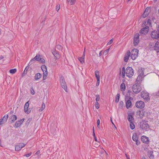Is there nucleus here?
I'll return each instance as SVG.
<instances>
[{
  "label": "nucleus",
  "mask_w": 159,
  "mask_h": 159,
  "mask_svg": "<svg viewBox=\"0 0 159 159\" xmlns=\"http://www.w3.org/2000/svg\"><path fill=\"white\" fill-rule=\"evenodd\" d=\"M134 74V70L132 68L130 67H127L125 70V74L129 78H131Z\"/></svg>",
  "instance_id": "nucleus-1"
},
{
  "label": "nucleus",
  "mask_w": 159,
  "mask_h": 159,
  "mask_svg": "<svg viewBox=\"0 0 159 159\" xmlns=\"http://www.w3.org/2000/svg\"><path fill=\"white\" fill-rule=\"evenodd\" d=\"M141 89V87L138 83L134 84L132 87L133 92L136 93H137L139 92Z\"/></svg>",
  "instance_id": "nucleus-2"
},
{
  "label": "nucleus",
  "mask_w": 159,
  "mask_h": 159,
  "mask_svg": "<svg viewBox=\"0 0 159 159\" xmlns=\"http://www.w3.org/2000/svg\"><path fill=\"white\" fill-rule=\"evenodd\" d=\"M60 82L62 88L67 92V85L64 77L62 76L60 77Z\"/></svg>",
  "instance_id": "nucleus-3"
},
{
  "label": "nucleus",
  "mask_w": 159,
  "mask_h": 159,
  "mask_svg": "<svg viewBox=\"0 0 159 159\" xmlns=\"http://www.w3.org/2000/svg\"><path fill=\"white\" fill-rule=\"evenodd\" d=\"M140 128L144 130H147L149 129V126L148 124L144 121H142L140 124Z\"/></svg>",
  "instance_id": "nucleus-4"
},
{
  "label": "nucleus",
  "mask_w": 159,
  "mask_h": 159,
  "mask_svg": "<svg viewBox=\"0 0 159 159\" xmlns=\"http://www.w3.org/2000/svg\"><path fill=\"white\" fill-rule=\"evenodd\" d=\"M41 69L43 72V80H45L48 74L46 66L44 65H42L41 66Z\"/></svg>",
  "instance_id": "nucleus-5"
},
{
  "label": "nucleus",
  "mask_w": 159,
  "mask_h": 159,
  "mask_svg": "<svg viewBox=\"0 0 159 159\" xmlns=\"http://www.w3.org/2000/svg\"><path fill=\"white\" fill-rule=\"evenodd\" d=\"M139 50L136 49H133L131 51V58L133 60H135L138 56Z\"/></svg>",
  "instance_id": "nucleus-6"
},
{
  "label": "nucleus",
  "mask_w": 159,
  "mask_h": 159,
  "mask_svg": "<svg viewBox=\"0 0 159 159\" xmlns=\"http://www.w3.org/2000/svg\"><path fill=\"white\" fill-rule=\"evenodd\" d=\"M141 96L147 102H148L150 100L149 94L146 91H142L141 93Z\"/></svg>",
  "instance_id": "nucleus-7"
},
{
  "label": "nucleus",
  "mask_w": 159,
  "mask_h": 159,
  "mask_svg": "<svg viewBox=\"0 0 159 159\" xmlns=\"http://www.w3.org/2000/svg\"><path fill=\"white\" fill-rule=\"evenodd\" d=\"M135 106L137 108L142 109L144 107L145 104L143 101H139L136 102Z\"/></svg>",
  "instance_id": "nucleus-8"
},
{
  "label": "nucleus",
  "mask_w": 159,
  "mask_h": 159,
  "mask_svg": "<svg viewBox=\"0 0 159 159\" xmlns=\"http://www.w3.org/2000/svg\"><path fill=\"white\" fill-rule=\"evenodd\" d=\"M139 34H136L134 38V46H137L139 42Z\"/></svg>",
  "instance_id": "nucleus-9"
},
{
  "label": "nucleus",
  "mask_w": 159,
  "mask_h": 159,
  "mask_svg": "<svg viewBox=\"0 0 159 159\" xmlns=\"http://www.w3.org/2000/svg\"><path fill=\"white\" fill-rule=\"evenodd\" d=\"M151 37L153 39H159V32L156 31H152L151 34Z\"/></svg>",
  "instance_id": "nucleus-10"
},
{
  "label": "nucleus",
  "mask_w": 159,
  "mask_h": 159,
  "mask_svg": "<svg viewBox=\"0 0 159 159\" xmlns=\"http://www.w3.org/2000/svg\"><path fill=\"white\" fill-rule=\"evenodd\" d=\"M151 20L150 19H148L146 21H144L142 25V27L146 28L148 27L149 28V26H151Z\"/></svg>",
  "instance_id": "nucleus-11"
},
{
  "label": "nucleus",
  "mask_w": 159,
  "mask_h": 159,
  "mask_svg": "<svg viewBox=\"0 0 159 159\" xmlns=\"http://www.w3.org/2000/svg\"><path fill=\"white\" fill-rule=\"evenodd\" d=\"M25 145V144L21 143L19 144L18 145H16L15 147V150L16 151H19L20 150L21 148L24 147Z\"/></svg>",
  "instance_id": "nucleus-12"
},
{
  "label": "nucleus",
  "mask_w": 159,
  "mask_h": 159,
  "mask_svg": "<svg viewBox=\"0 0 159 159\" xmlns=\"http://www.w3.org/2000/svg\"><path fill=\"white\" fill-rule=\"evenodd\" d=\"M132 139L133 140L136 142V144L137 145H138L139 144V142L138 140V135L136 134H134L132 136Z\"/></svg>",
  "instance_id": "nucleus-13"
},
{
  "label": "nucleus",
  "mask_w": 159,
  "mask_h": 159,
  "mask_svg": "<svg viewBox=\"0 0 159 159\" xmlns=\"http://www.w3.org/2000/svg\"><path fill=\"white\" fill-rule=\"evenodd\" d=\"M149 30V28L147 27V28L144 27L140 30V33L146 34H147Z\"/></svg>",
  "instance_id": "nucleus-14"
},
{
  "label": "nucleus",
  "mask_w": 159,
  "mask_h": 159,
  "mask_svg": "<svg viewBox=\"0 0 159 159\" xmlns=\"http://www.w3.org/2000/svg\"><path fill=\"white\" fill-rule=\"evenodd\" d=\"M141 139L142 141L146 144H148L149 143V140L148 137L145 136H143L141 137Z\"/></svg>",
  "instance_id": "nucleus-15"
},
{
  "label": "nucleus",
  "mask_w": 159,
  "mask_h": 159,
  "mask_svg": "<svg viewBox=\"0 0 159 159\" xmlns=\"http://www.w3.org/2000/svg\"><path fill=\"white\" fill-rule=\"evenodd\" d=\"M130 52L128 50L127 51L126 54H125V57H124V61L125 62H127L129 60V57L130 56Z\"/></svg>",
  "instance_id": "nucleus-16"
},
{
  "label": "nucleus",
  "mask_w": 159,
  "mask_h": 159,
  "mask_svg": "<svg viewBox=\"0 0 159 159\" xmlns=\"http://www.w3.org/2000/svg\"><path fill=\"white\" fill-rule=\"evenodd\" d=\"M153 50H155L157 52H159V42H157L155 44Z\"/></svg>",
  "instance_id": "nucleus-17"
},
{
  "label": "nucleus",
  "mask_w": 159,
  "mask_h": 159,
  "mask_svg": "<svg viewBox=\"0 0 159 159\" xmlns=\"http://www.w3.org/2000/svg\"><path fill=\"white\" fill-rule=\"evenodd\" d=\"M17 119V117L16 115H13L11 116L9 119V121L11 123H13Z\"/></svg>",
  "instance_id": "nucleus-18"
},
{
  "label": "nucleus",
  "mask_w": 159,
  "mask_h": 159,
  "mask_svg": "<svg viewBox=\"0 0 159 159\" xmlns=\"http://www.w3.org/2000/svg\"><path fill=\"white\" fill-rule=\"evenodd\" d=\"M29 106V101H28L25 103L24 106V111L27 114H29L30 112V111L28 110Z\"/></svg>",
  "instance_id": "nucleus-19"
},
{
  "label": "nucleus",
  "mask_w": 159,
  "mask_h": 159,
  "mask_svg": "<svg viewBox=\"0 0 159 159\" xmlns=\"http://www.w3.org/2000/svg\"><path fill=\"white\" fill-rule=\"evenodd\" d=\"M132 103L131 101L130 100H128L126 101V107L128 109L131 107Z\"/></svg>",
  "instance_id": "nucleus-20"
},
{
  "label": "nucleus",
  "mask_w": 159,
  "mask_h": 159,
  "mask_svg": "<svg viewBox=\"0 0 159 159\" xmlns=\"http://www.w3.org/2000/svg\"><path fill=\"white\" fill-rule=\"evenodd\" d=\"M144 76H140L139 75L136 79V81L138 83H140V82L142 81V79L144 77Z\"/></svg>",
  "instance_id": "nucleus-21"
},
{
  "label": "nucleus",
  "mask_w": 159,
  "mask_h": 159,
  "mask_svg": "<svg viewBox=\"0 0 159 159\" xmlns=\"http://www.w3.org/2000/svg\"><path fill=\"white\" fill-rule=\"evenodd\" d=\"M153 152L152 151H148V155L150 158L153 159L154 157V156L153 154Z\"/></svg>",
  "instance_id": "nucleus-22"
},
{
  "label": "nucleus",
  "mask_w": 159,
  "mask_h": 159,
  "mask_svg": "<svg viewBox=\"0 0 159 159\" xmlns=\"http://www.w3.org/2000/svg\"><path fill=\"white\" fill-rule=\"evenodd\" d=\"M42 76V75L39 73H38L36 74L34 76V79L35 80H37L40 79Z\"/></svg>",
  "instance_id": "nucleus-23"
},
{
  "label": "nucleus",
  "mask_w": 159,
  "mask_h": 159,
  "mask_svg": "<svg viewBox=\"0 0 159 159\" xmlns=\"http://www.w3.org/2000/svg\"><path fill=\"white\" fill-rule=\"evenodd\" d=\"M150 12V11H144V12L142 15L143 17L145 18L146 17Z\"/></svg>",
  "instance_id": "nucleus-24"
},
{
  "label": "nucleus",
  "mask_w": 159,
  "mask_h": 159,
  "mask_svg": "<svg viewBox=\"0 0 159 159\" xmlns=\"http://www.w3.org/2000/svg\"><path fill=\"white\" fill-rule=\"evenodd\" d=\"M128 119L129 122H134V118L131 115H128Z\"/></svg>",
  "instance_id": "nucleus-25"
},
{
  "label": "nucleus",
  "mask_w": 159,
  "mask_h": 159,
  "mask_svg": "<svg viewBox=\"0 0 159 159\" xmlns=\"http://www.w3.org/2000/svg\"><path fill=\"white\" fill-rule=\"evenodd\" d=\"M123 82H124L125 80H123ZM120 89L122 91H124L125 89V86L124 83H122L120 85Z\"/></svg>",
  "instance_id": "nucleus-26"
},
{
  "label": "nucleus",
  "mask_w": 159,
  "mask_h": 159,
  "mask_svg": "<svg viewBox=\"0 0 159 159\" xmlns=\"http://www.w3.org/2000/svg\"><path fill=\"white\" fill-rule=\"evenodd\" d=\"M143 70L144 69L142 68H141L139 69L138 71L139 73V75L144 76Z\"/></svg>",
  "instance_id": "nucleus-27"
},
{
  "label": "nucleus",
  "mask_w": 159,
  "mask_h": 159,
  "mask_svg": "<svg viewBox=\"0 0 159 159\" xmlns=\"http://www.w3.org/2000/svg\"><path fill=\"white\" fill-rule=\"evenodd\" d=\"M95 75L96 78L97 80H100V76L99 75V72L98 70H96L95 72Z\"/></svg>",
  "instance_id": "nucleus-28"
},
{
  "label": "nucleus",
  "mask_w": 159,
  "mask_h": 159,
  "mask_svg": "<svg viewBox=\"0 0 159 159\" xmlns=\"http://www.w3.org/2000/svg\"><path fill=\"white\" fill-rule=\"evenodd\" d=\"M52 54L56 58L59 59L60 58V56L59 54L56 51L53 52Z\"/></svg>",
  "instance_id": "nucleus-29"
},
{
  "label": "nucleus",
  "mask_w": 159,
  "mask_h": 159,
  "mask_svg": "<svg viewBox=\"0 0 159 159\" xmlns=\"http://www.w3.org/2000/svg\"><path fill=\"white\" fill-rule=\"evenodd\" d=\"M68 3L70 5H72L74 4L76 0H66Z\"/></svg>",
  "instance_id": "nucleus-30"
},
{
  "label": "nucleus",
  "mask_w": 159,
  "mask_h": 159,
  "mask_svg": "<svg viewBox=\"0 0 159 159\" xmlns=\"http://www.w3.org/2000/svg\"><path fill=\"white\" fill-rule=\"evenodd\" d=\"M155 44L153 42H150L149 44V48L151 50H153L154 46Z\"/></svg>",
  "instance_id": "nucleus-31"
},
{
  "label": "nucleus",
  "mask_w": 159,
  "mask_h": 159,
  "mask_svg": "<svg viewBox=\"0 0 159 159\" xmlns=\"http://www.w3.org/2000/svg\"><path fill=\"white\" fill-rule=\"evenodd\" d=\"M8 115H5L3 118L2 119V120H3L4 122H6L7 119Z\"/></svg>",
  "instance_id": "nucleus-32"
},
{
  "label": "nucleus",
  "mask_w": 159,
  "mask_h": 159,
  "mask_svg": "<svg viewBox=\"0 0 159 159\" xmlns=\"http://www.w3.org/2000/svg\"><path fill=\"white\" fill-rule=\"evenodd\" d=\"M20 123H19V121H17L15 123L14 127L16 128L20 126Z\"/></svg>",
  "instance_id": "nucleus-33"
},
{
  "label": "nucleus",
  "mask_w": 159,
  "mask_h": 159,
  "mask_svg": "<svg viewBox=\"0 0 159 159\" xmlns=\"http://www.w3.org/2000/svg\"><path fill=\"white\" fill-rule=\"evenodd\" d=\"M130 129L133 130L135 128V125L134 123V122H130Z\"/></svg>",
  "instance_id": "nucleus-34"
},
{
  "label": "nucleus",
  "mask_w": 159,
  "mask_h": 159,
  "mask_svg": "<svg viewBox=\"0 0 159 159\" xmlns=\"http://www.w3.org/2000/svg\"><path fill=\"white\" fill-rule=\"evenodd\" d=\"M120 98V94L118 93L116 96L115 98V102L116 103H118L119 101V99Z\"/></svg>",
  "instance_id": "nucleus-35"
},
{
  "label": "nucleus",
  "mask_w": 159,
  "mask_h": 159,
  "mask_svg": "<svg viewBox=\"0 0 159 159\" xmlns=\"http://www.w3.org/2000/svg\"><path fill=\"white\" fill-rule=\"evenodd\" d=\"M45 104L43 102L42 104V105L41 107L40 108V109H39V111H42L43 110L45 109Z\"/></svg>",
  "instance_id": "nucleus-36"
},
{
  "label": "nucleus",
  "mask_w": 159,
  "mask_h": 159,
  "mask_svg": "<svg viewBox=\"0 0 159 159\" xmlns=\"http://www.w3.org/2000/svg\"><path fill=\"white\" fill-rule=\"evenodd\" d=\"M16 69H11L10 70V73L11 74H14L16 72Z\"/></svg>",
  "instance_id": "nucleus-37"
},
{
  "label": "nucleus",
  "mask_w": 159,
  "mask_h": 159,
  "mask_svg": "<svg viewBox=\"0 0 159 159\" xmlns=\"http://www.w3.org/2000/svg\"><path fill=\"white\" fill-rule=\"evenodd\" d=\"M79 60L80 63H83L84 62V58L81 57L79 58Z\"/></svg>",
  "instance_id": "nucleus-38"
},
{
  "label": "nucleus",
  "mask_w": 159,
  "mask_h": 159,
  "mask_svg": "<svg viewBox=\"0 0 159 159\" xmlns=\"http://www.w3.org/2000/svg\"><path fill=\"white\" fill-rule=\"evenodd\" d=\"M40 57L39 55L38 56L36 55L34 58V60H36V61H39V59Z\"/></svg>",
  "instance_id": "nucleus-39"
},
{
  "label": "nucleus",
  "mask_w": 159,
  "mask_h": 159,
  "mask_svg": "<svg viewBox=\"0 0 159 159\" xmlns=\"http://www.w3.org/2000/svg\"><path fill=\"white\" fill-rule=\"evenodd\" d=\"M93 146H94V147H97L98 146H99V143H98H98H96L93 142Z\"/></svg>",
  "instance_id": "nucleus-40"
},
{
  "label": "nucleus",
  "mask_w": 159,
  "mask_h": 159,
  "mask_svg": "<svg viewBox=\"0 0 159 159\" xmlns=\"http://www.w3.org/2000/svg\"><path fill=\"white\" fill-rule=\"evenodd\" d=\"M30 91L32 95H34V94L35 92H34V89L33 87L31 88L30 89Z\"/></svg>",
  "instance_id": "nucleus-41"
},
{
  "label": "nucleus",
  "mask_w": 159,
  "mask_h": 159,
  "mask_svg": "<svg viewBox=\"0 0 159 159\" xmlns=\"http://www.w3.org/2000/svg\"><path fill=\"white\" fill-rule=\"evenodd\" d=\"M39 60V61L42 63H44L45 62V60L43 58L40 57Z\"/></svg>",
  "instance_id": "nucleus-42"
},
{
  "label": "nucleus",
  "mask_w": 159,
  "mask_h": 159,
  "mask_svg": "<svg viewBox=\"0 0 159 159\" xmlns=\"http://www.w3.org/2000/svg\"><path fill=\"white\" fill-rule=\"evenodd\" d=\"M95 107L97 109H98L99 107V104L98 102H96L95 105Z\"/></svg>",
  "instance_id": "nucleus-43"
},
{
  "label": "nucleus",
  "mask_w": 159,
  "mask_h": 159,
  "mask_svg": "<svg viewBox=\"0 0 159 159\" xmlns=\"http://www.w3.org/2000/svg\"><path fill=\"white\" fill-rule=\"evenodd\" d=\"M143 112H141V111H139L138 112V113L139 114L140 117V118H142L143 116Z\"/></svg>",
  "instance_id": "nucleus-44"
},
{
  "label": "nucleus",
  "mask_w": 159,
  "mask_h": 159,
  "mask_svg": "<svg viewBox=\"0 0 159 159\" xmlns=\"http://www.w3.org/2000/svg\"><path fill=\"white\" fill-rule=\"evenodd\" d=\"M27 70L26 69V68L24 70L22 74V76H24V74H26L27 73Z\"/></svg>",
  "instance_id": "nucleus-45"
},
{
  "label": "nucleus",
  "mask_w": 159,
  "mask_h": 159,
  "mask_svg": "<svg viewBox=\"0 0 159 159\" xmlns=\"http://www.w3.org/2000/svg\"><path fill=\"white\" fill-rule=\"evenodd\" d=\"M127 99L128 100H130V101H131V100H132L133 99V98L131 97H130V96H127V97H126V98H125V100H126Z\"/></svg>",
  "instance_id": "nucleus-46"
},
{
  "label": "nucleus",
  "mask_w": 159,
  "mask_h": 159,
  "mask_svg": "<svg viewBox=\"0 0 159 159\" xmlns=\"http://www.w3.org/2000/svg\"><path fill=\"white\" fill-rule=\"evenodd\" d=\"M100 121L99 119L97 121V127L99 129H100L99 125H100Z\"/></svg>",
  "instance_id": "nucleus-47"
},
{
  "label": "nucleus",
  "mask_w": 159,
  "mask_h": 159,
  "mask_svg": "<svg viewBox=\"0 0 159 159\" xmlns=\"http://www.w3.org/2000/svg\"><path fill=\"white\" fill-rule=\"evenodd\" d=\"M99 100L100 97L99 95H96V102H98V101H99Z\"/></svg>",
  "instance_id": "nucleus-48"
},
{
  "label": "nucleus",
  "mask_w": 159,
  "mask_h": 159,
  "mask_svg": "<svg viewBox=\"0 0 159 159\" xmlns=\"http://www.w3.org/2000/svg\"><path fill=\"white\" fill-rule=\"evenodd\" d=\"M60 9V5L59 4H57L56 6V10H59Z\"/></svg>",
  "instance_id": "nucleus-49"
},
{
  "label": "nucleus",
  "mask_w": 159,
  "mask_h": 159,
  "mask_svg": "<svg viewBox=\"0 0 159 159\" xmlns=\"http://www.w3.org/2000/svg\"><path fill=\"white\" fill-rule=\"evenodd\" d=\"M31 154H32V153H31V152H30L29 153H28L25 155H24V156H25L26 157H30V155H31Z\"/></svg>",
  "instance_id": "nucleus-50"
},
{
  "label": "nucleus",
  "mask_w": 159,
  "mask_h": 159,
  "mask_svg": "<svg viewBox=\"0 0 159 159\" xmlns=\"http://www.w3.org/2000/svg\"><path fill=\"white\" fill-rule=\"evenodd\" d=\"M24 120V119H20V120H18V121H19V123H20V125H21L23 122Z\"/></svg>",
  "instance_id": "nucleus-51"
},
{
  "label": "nucleus",
  "mask_w": 159,
  "mask_h": 159,
  "mask_svg": "<svg viewBox=\"0 0 159 159\" xmlns=\"http://www.w3.org/2000/svg\"><path fill=\"white\" fill-rule=\"evenodd\" d=\"M45 21V18H43V20H42V21H41V23L43 25H44Z\"/></svg>",
  "instance_id": "nucleus-52"
},
{
  "label": "nucleus",
  "mask_w": 159,
  "mask_h": 159,
  "mask_svg": "<svg viewBox=\"0 0 159 159\" xmlns=\"http://www.w3.org/2000/svg\"><path fill=\"white\" fill-rule=\"evenodd\" d=\"M94 140L95 141H96V142H98V143H99V142H100V139H99L98 140H97V138H96V137H94Z\"/></svg>",
  "instance_id": "nucleus-53"
},
{
  "label": "nucleus",
  "mask_w": 159,
  "mask_h": 159,
  "mask_svg": "<svg viewBox=\"0 0 159 159\" xmlns=\"http://www.w3.org/2000/svg\"><path fill=\"white\" fill-rule=\"evenodd\" d=\"M99 83H100V80H97V82L96 84V86H98L99 84Z\"/></svg>",
  "instance_id": "nucleus-54"
},
{
  "label": "nucleus",
  "mask_w": 159,
  "mask_h": 159,
  "mask_svg": "<svg viewBox=\"0 0 159 159\" xmlns=\"http://www.w3.org/2000/svg\"><path fill=\"white\" fill-rule=\"evenodd\" d=\"M57 48L58 49H61L62 48V47L60 45H57Z\"/></svg>",
  "instance_id": "nucleus-55"
},
{
  "label": "nucleus",
  "mask_w": 159,
  "mask_h": 159,
  "mask_svg": "<svg viewBox=\"0 0 159 159\" xmlns=\"http://www.w3.org/2000/svg\"><path fill=\"white\" fill-rule=\"evenodd\" d=\"M113 40H112V39H111L109 42H108L107 43V44H110L111 43H112V42H113Z\"/></svg>",
  "instance_id": "nucleus-56"
},
{
  "label": "nucleus",
  "mask_w": 159,
  "mask_h": 159,
  "mask_svg": "<svg viewBox=\"0 0 159 159\" xmlns=\"http://www.w3.org/2000/svg\"><path fill=\"white\" fill-rule=\"evenodd\" d=\"M5 123V122H4L3 120H2V119L0 120V125H2Z\"/></svg>",
  "instance_id": "nucleus-57"
},
{
  "label": "nucleus",
  "mask_w": 159,
  "mask_h": 159,
  "mask_svg": "<svg viewBox=\"0 0 159 159\" xmlns=\"http://www.w3.org/2000/svg\"><path fill=\"white\" fill-rule=\"evenodd\" d=\"M120 105L121 107L123 106L124 105L123 102L122 101H120Z\"/></svg>",
  "instance_id": "nucleus-58"
},
{
  "label": "nucleus",
  "mask_w": 159,
  "mask_h": 159,
  "mask_svg": "<svg viewBox=\"0 0 159 159\" xmlns=\"http://www.w3.org/2000/svg\"><path fill=\"white\" fill-rule=\"evenodd\" d=\"M85 56V48L84 49L83 54V56H82V57L84 58Z\"/></svg>",
  "instance_id": "nucleus-59"
},
{
  "label": "nucleus",
  "mask_w": 159,
  "mask_h": 159,
  "mask_svg": "<svg viewBox=\"0 0 159 159\" xmlns=\"http://www.w3.org/2000/svg\"><path fill=\"white\" fill-rule=\"evenodd\" d=\"M109 50V49H107L106 51L104 52L103 54H104L105 52H107V53H108Z\"/></svg>",
  "instance_id": "nucleus-60"
},
{
  "label": "nucleus",
  "mask_w": 159,
  "mask_h": 159,
  "mask_svg": "<svg viewBox=\"0 0 159 159\" xmlns=\"http://www.w3.org/2000/svg\"><path fill=\"white\" fill-rule=\"evenodd\" d=\"M34 58H33V59H32L30 60V63H29V64H30V63L31 64V63H32V62L33 61H35V60H34Z\"/></svg>",
  "instance_id": "nucleus-61"
},
{
  "label": "nucleus",
  "mask_w": 159,
  "mask_h": 159,
  "mask_svg": "<svg viewBox=\"0 0 159 159\" xmlns=\"http://www.w3.org/2000/svg\"><path fill=\"white\" fill-rule=\"evenodd\" d=\"M40 153V151H38L37 152H36L35 153V155H38Z\"/></svg>",
  "instance_id": "nucleus-62"
},
{
  "label": "nucleus",
  "mask_w": 159,
  "mask_h": 159,
  "mask_svg": "<svg viewBox=\"0 0 159 159\" xmlns=\"http://www.w3.org/2000/svg\"><path fill=\"white\" fill-rule=\"evenodd\" d=\"M3 58L4 57L2 56H0V60H1V59H3Z\"/></svg>",
  "instance_id": "nucleus-63"
},
{
  "label": "nucleus",
  "mask_w": 159,
  "mask_h": 159,
  "mask_svg": "<svg viewBox=\"0 0 159 159\" xmlns=\"http://www.w3.org/2000/svg\"><path fill=\"white\" fill-rule=\"evenodd\" d=\"M125 155L126 157L127 158V159H130L129 157H128V155L126 154H125Z\"/></svg>",
  "instance_id": "nucleus-64"
}]
</instances>
